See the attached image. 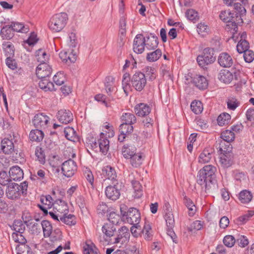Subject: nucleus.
<instances>
[{
    "label": "nucleus",
    "mask_w": 254,
    "mask_h": 254,
    "mask_svg": "<svg viewBox=\"0 0 254 254\" xmlns=\"http://www.w3.org/2000/svg\"><path fill=\"white\" fill-rule=\"evenodd\" d=\"M216 168L211 165L204 166L198 172L197 183L201 187L202 192L207 194L215 188L216 183L215 172Z\"/></svg>",
    "instance_id": "f257e3e1"
},
{
    "label": "nucleus",
    "mask_w": 254,
    "mask_h": 254,
    "mask_svg": "<svg viewBox=\"0 0 254 254\" xmlns=\"http://www.w3.org/2000/svg\"><path fill=\"white\" fill-rule=\"evenodd\" d=\"M27 188L28 183L26 181L20 183V185L15 183H11L8 184L6 189V196L10 200H18L22 195H26Z\"/></svg>",
    "instance_id": "f03ea898"
},
{
    "label": "nucleus",
    "mask_w": 254,
    "mask_h": 254,
    "mask_svg": "<svg viewBox=\"0 0 254 254\" xmlns=\"http://www.w3.org/2000/svg\"><path fill=\"white\" fill-rule=\"evenodd\" d=\"M68 19V15L65 12L55 14L49 22V27L53 32H60L66 26Z\"/></svg>",
    "instance_id": "7ed1b4c3"
},
{
    "label": "nucleus",
    "mask_w": 254,
    "mask_h": 254,
    "mask_svg": "<svg viewBox=\"0 0 254 254\" xmlns=\"http://www.w3.org/2000/svg\"><path fill=\"white\" fill-rule=\"evenodd\" d=\"M126 206L120 207L122 220L131 225H138L140 220V214L138 209L134 207L129 208L127 211Z\"/></svg>",
    "instance_id": "20e7f679"
},
{
    "label": "nucleus",
    "mask_w": 254,
    "mask_h": 254,
    "mask_svg": "<svg viewBox=\"0 0 254 254\" xmlns=\"http://www.w3.org/2000/svg\"><path fill=\"white\" fill-rule=\"evenodd\" d=\"M220 18L224 22L227 23V26L234 31L238 30V25L243 23V19L240 15L236 16L234 12L229 10L221 11L219 15Z\"/></svg>",
    "instance_id": "39448f33"
},
{
    "label": "nucleus",
    "mask_w": 254,
    "mask_h": 254,
    "mask_svg": "<svg viewBox=\"0 0 254 254\" xmlns=\"http://www.w3.org/2000/svg\"><path fill=\"white\" fill-rule=\"evenodd\" d=\"M215 60L214 51L210 48H205L202 54L198 56L196 59L198 65L203 68L208 64L213 63Z\"/></svg>",
    "instance_id": "423d86ee"
},
{
    "label": "nucleus",
    "mask_w": 254,
    "mask_h": 254,
    "mask_svg": "<svg viewBox=\"0 0 254 254\" xmlns=\"http://www.w3.org/2000/svg\"><path fill=\"white\" fill-rule=\"evenodd\" d=\"M218 147L219 150L222 152H226L228 150V148L230 145V142L233 141L235 139V133L231 129H227L222 131L220 136Z\"/></svg>",
    "instance_id": "0eeeda50"
},
{
    "label": "nucleus",
    "mask_w": 254,
    "mask_h": 254,
    "mask_svg": "<svg viewBox=\"0 0 254 254\" xmlns=\"http://www.w3.org/2000/svg\"><path fill=\"white\" fill-rule=\"evenodd\" d=\"M146 78L145 74L141 72H136L131 78L132 86L137 91H141L146 85Z\"/></svg>",
    "instance_id": "6e6552de"
},
{
    "label": "nucleus",
    "mask_w": 254,
    "mask_h": 254,
    "mask_svg": "<svg viewBox=\"0 0 254 254\" xmlns=\"http://www.w3.org/2000/svg\"><path fill=\"white\" fill-rule=\"evenodd\" d=\"M112 184L106 187L105 193L108 199L116 201L121 195V186L119 185V182H117V184L112 183Z\"/></svg>",
    "instance_id": "1a4fd4ad"
},
{
    "label": "nucleus",
    "mask_w": 254,
    "mask_h": 254,
    "mask_svg": "<svg viewBox=\"0 0 254 254\" xmlns=\"http://www.w3.org/2000/svg\"><path fill=\"white\" fill-rule=\"evenodd\" d=\"M77 170L75 162L69 159L64 161L62 166V171L64 175L67 178L72 177Z\"/></svg>",
    "instance_id": "9d476101"
},
{
    "label": "nucleus",
    "mask_w": 254,
    "mask_h": 254,
    "mask_svg": "<svg viewBox=\"0 0 254 254\" xmlns=\"http://www.w3.org/2000/svg\"><path fill=\"white\" fill-rule=\"evenodd\" d=\"M101 175L102 178H105L104 181L108 179L110 180L112 183L115 184H117V182H119L117 179V175L115 168L110 165H107L102 168Z\"/></svg>",
    "instance_id": "9b49d317"
},
{
    "label": "nucleus",
    "mask_w": 254,
    "mask_h": 254,
    "mask_svg": "<svg viewBox=\"0 0 254 254\" xmlns=\"http://www.w3.org/2000/svg\"><path fill=\"white\" fill-rule=\"evenodd\" d=\"M49 117L44 113H39L35 115L32 122L36 128L45 129L48 127Z\"/></svg>",
    "instance_id": "f8f14e48"
},
{
    "label": "nucleus",
    "mask_w": 254,
    "mask_h": 254,
    "mask_svg": "<svg viewBox=\"0 0 254 254\" xmlns=\"http://www.w3.org/2000/svg\"><path fill=\"white\" fill-rule=\"evenodd\" d=\"M129 237L130 233L128 229L126 226H123L119 229L117 237L114 238L113 242H111V243L123 244L129 241Z\"/></svg>",
    "instance_id": "ddd939ff"
},
{
    "label": "nucleus",
    "mask_w": 254,
    "mask_h": 254,
    "mask_svg": "<svg viewBox=\"0 0 254 254\" xmlns=\"http://www.w3.org/2000/svg\"><path fill=\"white\" fill-rule=\"evenodd\" d=\"M146 46V38L142 34H138L135 37L133 43V50L136 54L142 53Z\"/></svg>",
    "instance_id": "4468645a"
},
{
    "label": "nucleus",
    "mask_w": 254,
    "mask_h": 254,
    "mask_svg": "<svg viewBox=\"0 0 254 254\" xmlns=\"http://www.w3.org/2000/svg\"><path fill=\"white\" fill-rule=\"evenodd\" d=\"M52 72V67L46 62L41 63L37 67L36 74L39 79H43L51 75Z\"/></svg>",
    "instance_id": "2eb2a0df"
},
{
    "label": "nucleus",
    "mask_w": 254,
    "mask_h": 254,
    "mask_svg": "<svg viewBox=\"0 0 254 254\" xmlns=\"http://www.w3.org/2000/svg\"><path fill=\"white\" fill-rule=\"evenodd\" d=\"M57 117L61 123L67 124L72 121L73 117L70 110L63 109L58 112Z\"/></svg>",
    "instance_id": "dca6fc26"
},
{
    "label": "nucleus",
    "mask_w": 254,
    "mask_h": 254,
    "mask_svg": "<svg viewBox=\"0 0 254 254\" xmlns=\"http://www.w3.org/2000/svg\"><path fill=\"white\" fill-rule=\"evenodd\" d=\"M53 209L55 212L61 216L67 214L69 212L67 203L61 199H58L54 202Z\"/></svg>",
    "instance_id": "f3484780"
},
{
    "label": "nucleus",
    "mask_w": 254,
    "mask_h": 254,
    "mask_svg": "<svg viewBox=\"0 0 254 254\" xmlns=\"http://www.w3.org/2000/svg\"><path fill=\"white\" fill-rule=\"evenodd\" d=\"M164 218L166 221L167 227H174L175 219L172 211V208L169 202L165 203L164 206Z\"/></svg>",
    "instance_id": "a211bd4d"
},
{
    "label": "nucleus",
    "mask_w": 254,
    "mask_h": 254,
    "mask_svg": "<svg viewBox=\"0 0 254 254\" xmlns=\"http://www.w3.org/2000/svg\"><path fill=\"white\" fill-rule=\"evenodd\" d=\"M102 231L104 234L105 240L111 243L110 238L114 236L116 232V226L111 223H107L102 226Z\"/></svg>",
    "instance_id": "6ab92c4d"
},
{
    "label": "nucleus",
    "mask_w": 254,
    "mask_h": 254,
    "mask_svg": "<svg viewBox=\"0 0 254 254\" xmlns=\"http://www.w3.org/2000/svg\"><path fill=\"white\" fill-rule=\"evenodd\" d=\"M191 82L196 87L201 90H205L208 86V82L206 77L201 75H195Z\"/></svg>",
    "instance_id": "aec40b11"
},
{
    "label": "nucleus",
    "mask_w": 254,
    "mask_h": 254,
    "mask_svg": "<svg viewBox=\"0 0 254 254\" xmlns=\"http://www.w3.org/2000/svg\"><path fill=\"white\" fill-rule=\"evenodd\" d=\"M218 63L223 67H230L233 64V60L231 56L227 53H221L218 58Z\"/></svg>",
    "instance_id": "412c9836"
},
{
    "label": "nucleus",
    "mask_w": 254,
    "mask_h": 254,
    "mask_svg": "<svg viewBox=\"0 0 254 254\" xmlns=\"http://www.w3.org/2000/svg\"><path fill=\"white\" fill-rule=\"evenodd\" d=\"M0 147L1 152L5 154H10L14 151V144L11 139L7 138L1 140Z\"/></svg>",
    "instance_id": "4be33fe9"
},
{
    "label": "nucleus",
    "mask_w": 254,
    "mask_h": 254,
    "mask_svg": "<svg viewBox=\"0 0 254 254\" xmlns=\"http://www.w3.org/2000/svg\"><path fill=\"white\" fill-rule=\"evenodd\" d=\"M214 150L212 148L207 147L204 148L199 156V163L202 164L208 163L211 159Z\"/></svg>",
    "instance_id": "5701e85b"
},
{
    "label": "nucleus",
    "mask_w": 254,
    "mask_h": 254,
    "mask_svg": "<svg viewBox=\"0 0 254 254\" xmlns=\"http://www.w3.org/2000/svg\"><path fill=\"white\" fill-rule=\"evenodd\" d=\"M134 112L138 116L145 117L150 113L151 108L146 104L139 103L135 106Z\"/></svg>",
    "instance_id": "b1692460"
},
{
    "label": "nucleus",
    "mask_w": 254,
    "mask_h": 254,
    "mask_svg": "<svg viewBox=\"0 0 254 254\" xmlns=\"http://www.w3.org/2000/svg\"><path fill=\"white\" fill-rule=\"evenodd\" d=\"M9 174L11 180L15 181L21 180L24 175L23 170L17 165L13 166L10 168Z\"/></svg>",
    "instance_id": "393cba45"
},
{
    "label": "nucleus",
    "mask_w": 254,
    "mask_h": 254,
    "mask_svg": "<svg viewBox=\"0 0 254 254\" xmlns=\"http://www.w3.org/2000/svg\"><path fill=\"white\" fill-rule=\"evenodd\" d=\"M99 146L100 151L103 154H106L109 151L110 145L109 140L105 136L104 133L101 132L100 137L98 139V146Z\"/></svg>",
    "instance_id": "a878e982"
},
{
    "label": "nucleus",
    "mask_w": 254,
    "mask_h": 254,
    "mask_svg": "<svg viewBox=\"0 0 254 254\" xmlns=\"http://www.w3.org/2000/svg\"><path fill=\"white\" fill-rule=\"evenodd\" d=\"M219 80L225 83H229L234 79L232 72L227 69H222L218 74Z\"/></svg>",
    "instance_id": "bb28decb"
},
{
    "label": "nucleus",
    "mask_w": 254,
    "mask_h": 254,
    "mask_svg": "<svg viewBox=\"0 0 254 254\" xmlns=\"http://www.w3.org/2000/svg\"><path fill=\"white\" fill-rule=\"evenodd\" d=\"M14 35V32L10 25H5L1 29L0 36L3 40H11Z\"/></svg>",
    "instance_id": "cd10ccee"
},
{
    "label": "nucleus",
    "mask_w": 254,
    "mask_h": 254,
    "mask_svg": "<svg viewBox=\"0 0 254 254\" xmlns=\"http://www.w3.org/2000/svg\"><path fill=\"white\" fill-rule=\"evenodd\" d=\"M136 148L129 144H125L122 149V153L126 159H129L136 152Z\"/></svg>",
    "instance_id": "c85d7f7f"
},
{
    "label": "nucleus",
    "mask_w": 254,
    "mask_h": 254,
    "mask_svg": "<svg viewBox=\"0 0 254 254\" xmlns=\"http://www.w3.org/2000/svg\"><path fill=\"white\" fill-rule=\"evenodd\" d=\"M150 36L146 37V47L149 50L155 49L158 45V38L154 34L151 33Z\"/></svg>",
    "instance_id": "c756f323"
},
{
    "label": "nucleus",
    "mask_w": 254,
    "mask_h": 254,
    "mask_svg": "<svg viewBox=\"0 0 254 254\" xmlns=\"http://www.w3.org/2000/svg\"><path fill=\"white\" fill-rule=\"evenodd\" d=\"M44 133L43 131L39 128L32 129L29 133V138L32 141L40 142L43 139Z\"/></svg>",
    "instance_id": "7c9ffc66"
},
{
    "label": "nucleus",
    "mask_w": 254,
    "mask_h": 254,
    "mask_svg": "<svg viewBox=\"0 0 254 254\" xmlns=\"http://www.w3.org/2000/svg\"><path fill=\"white\" fill-rule=\"evenodd\" d=\"M3 50L6 58L14 56L15 48L13 44L9 41L3 42L2 44Z\"/></svg>",
    "instance_id": "2f4dec72"
},
{
    "label": "nucleus",
    "mask_w": 254,
    "mask_h": 254,
    "mask_svg": "<svg viewBox=\"0 0 254 254\" xmlns=\"http://www.w3.org/2000/svg\"><path fill=\"white\" fill-rule=\"evenodd\" d=\"M40 79L39 82V86L41 89L45 91H52L56 90L53 83L50 81L49 80L47 79V77Z\"/></svg>",
    "instance_id": "473e14b6"
},
{
    "label": "nucleus",
    "mask_w": 254,
    "mask_h": 254,
    "mask_svg": "<svg viewBox=\"0 0 254 254\" xmlns=\"http://www.w3.org/2000/svg\"><path fill=\"white\" fill-rule=\"evenodd\" d=\"M105 87L107 93L110 96L111 93L116 89L115 78L112 76H107L105 80Z\"/></svg>",
    "instance_id": "72a5a7b5"
},
{
    "label": "nucleus",
    "mask_w": 254,
    "mask_h": 254,
    "mask_svg": "<svg viewBox=\"0 0 254 254\" xmlns=\"http://www.w3.org/2000/svg\"><path fill=\"white\" fill-rule=\"evenodd\" d=\"M131 165L133 167H138L142 163L143 160V156L141 152H136L129 158Z\"/></svg>",
    "instance_id": "f704fd0d"
},
{
    "label": "nucleus",
    "mask_w": 254,
    "mask_h": 254,
    "mask_svg": "<svg viewBox=\"0 0 254 254\" xmlns=\"http://www.w3.org/2000/svg\"><path fill=\"white\" fill-rule=\"evenodd\" d=\"M123 123L132 125L136 122V118L135 115L131 113H123L120 118Z\"/></svg>",
    "instance_id": "c9c22d12"
},
{
    "label": "nucleus",
    "mask_w": 254,
    "mask_h": 254,
    "mask_svg": "<svg viewBox=\"0 0 254 254\" xmlns=\"http://www.w3.org/2000/svg\"><path fill=\"white\" fill-rule=\"evenodd\" d=\"M60 221L68 226H73L76 223V218L73 214H68L64 215L60 217Z\"/></svg>",
    "instance_id": "e433bc0d"
},
{
    "label": "nucleus",
    "mask_w": 254,
    "mask_h": 254,
    "mask_svg": "<svg viewBox=\"0 0 254 254\" xmlns=\"http://www.w3.org/2000/svg\"><path fill=\"white\" fill-rule=\"evenodd\" d=\"M42 226L43 235L45 238L49 237L53 231V227L51 222L48 220H43L41 223Z\"/></svg>",
    "instance_id": "4c0bfd02"
},
{
    "label": "nucleus",
    "mask_w": 254,
    "mask_h": 254,
    "mask_svg": "<svg viewBox=\"0 0 254 254\" xmlns=\"http://www.w3.org/2000/svg\"><path fill=\"white\" fill-rule=\"evenodd\" d=\"M13 32L27 33L29 31V27L24 25L22 23L17 22H11L10 24Z\"/></svg>",
    "instance_id": "58836bf2"
},
{
    "label": "nucleus",
    "mask_w": 254,
    "mask_h": 254,
    "mask_svg": "<svg viewBox=\"0 0 254 254\" xmlns=\"http://www.w3.org/2000/svg\"><path fill=\"white\" fill-rule=\"evenodd\" d=\"M253 194L248 190H243L239 193V199L242 203H248L253 198Z\"/></svg>",
    "instance_id": "ea45409f"
},
{
    "label": "nucleus",
    "mask_w": 254,
    "mask_h": 254,
    "mask_svg": "<svg viewBox=\"0 0 254 254\" xmlns=\"http://www.w3.org/2000/svg\"><path fill=\"white\" fill-rule=\"evenodd\" d=\"M225 152V153H224L220 157V161L224 167L227 168L232 165V160L229 151L228 150Z\"/></svg>",
    "instance_id": "a19ab883"
},
{
    "label": "nucleus",
    "mask_w": 254,
    "mask_h": 254,
    "mask_svg": "<svg viewBox=\"0 0 254 254\" xmlns=\"http://www.w3.org/2000/svg\"><path fill=\"white\" fill-rule=\"evenodd\" d=\"M184 203L189 209L188 214L190 216H193L196 211V206L193 201L185 196L184 197Z\"/></svg>",
    "instance_id": "79ce46f5"
},
{
    "label": "nucleus",
    "mask_w": 254,
    "mask_h": 254,
    "mask_svg": "<svg viewBox=\"0 0 254 254\" xmlns=\"http://www.w3.org/2000/svg\"><path fill=\"white\" fill-rule=\"evenodd\" d=\"M131 185L134 190V198H139L142 195V187L140 183L135 180L131 181Z\"/></svg>",
    "instance_id": "37998d69"
},
{
    "label": "nucleus",
    "mask_w": 254,
    "mask_h": 254,
    "mask_svg": "<svg viewBox=\"0 0 254 254\" xmlns=\"http://www.w3.org/2000/svg\"><path fill=\"white\" fill-rule=\"evenodd\" d=\"M22 219L24 224L26 225H27L28 224L29 225L31 224V222L33 220H35L37 222L40 221V219L38 218H36L35 216L33 217V216L27 210H24L23 212Z\"/></svg>",
    "instance_id": "c03bdc74"
},
{
    "label": "nucleus",
    "mask_w": 254,
    "mask_h": 254,
    "mask_svg": "<svg viewBox=\"0 0 254 254\" xmlns=\"http://www.w3.org/2000/svg\"><path fill=\"white\" fill-rule=\"evenodd\" d=\"M94 98L96 101L102 102V103L106 107H111V105L110 103V101L111 100H114V99L112 97H107L106 95L102 94H99L95 95Z\"/></svg>",
    "instance_id": "a18cd8bd"
},
{
    "label": "nucleus",
    "mask_w": 254,
    "mask_h": 254,
    "mask_svg": "<svg viewBox=\"0 0 254 254\" xmlns=\"http://www.w3.org/2000/svg\"><path fill=\"white\" fill-rule=\"evenodd\" d=\"M161 56V50L158 49L155 51L148 53L146 56V60L150 62H155L157 61Z\"/></svg>",
    "instance_id": "49530a36"
},
{
    "label": "nucleus",
    "mask_w": 254,
    "mask_h": 254,
    "mask_svg": "<svg viewBox=\"0 0 254 254\" xmlns=\"http://www.w3.org/2000/svg\"><path fill=\"white\" fill-rule=\"evenodd\" d=\"M16 249L17 254H32V251L30 247L26 245V243L18 245Z\"/></svg>",
    "instance_id": "de8ad7c7"
},
{
    "label": "nucleus",
    "mask_w": 254,
    "mask_h": 254,
    "mask_svg": "<svg viewBox=\"0 0 254 254\" xmlns=\"http://www.w3.org/2000/svg\"><path fill=\"white\" fill-rule=\"evenodd\" d=\"M14 233L23 234L25 230V224L20 220H15L13 224Z\"/></svg>",
    "instance_id": "09e8293b"
},
{
    "label": "nucleus",
    "mask_w": 254,
    "mask_h": 254,
    "mask_svg": "<svg viewBox=\"0 0 254 254\" xmlns=\"http://www.w3.org/2000/svg\"><path fill=\"white\" fill-rule=\"evenodd\" d=\"M129 81L131 82V78L128 73H125L123 77L122 86L125 93L127 95L128 90L130 89Z\"/></svg>",
    "instance_id": "8fccbe9b"
},
{
    "label": "nucleus",
    "mask_w": 254,
    "mask_h": 254,
    "mask_svg": "<svg viewBox=\"0 0 254 254\" xmlns=\"http://www.w3.org/2000/svg\"><path fill=\"white\" fill-rule=\"evenodd\" d=\"M191 111L195 114H200L203 111V105L200 101L194 100L190 104Z\"/></svg>",
    "instance_id": "3c124183"
},
{
    "label": "nucleus",
    "mask_w": 254,
    "mask_h": 254,
    "mask_svg": "<svg viewBox=\"0 0 254 254\" xmlns=\"http://www.w3.org/2000/svg\"><path fill=\"white\" fill-rule=\"evenodd\" d=\"M250 44L246 39L240 40L237 45V50L240 54L243 53L246 50H249Z\"/></svg>",
    "instance_id": "603ef678"
},
{
    "label": "nucleus",
    "mask_w": 254,
    "mask_h": 254,
    "mask_svg": "<svg viewBox=\"0 0 254 254\" xmlns=\"http://www.w3.org/2000/svg\"><path fill=\"white\" fill-rule=\"evenodd\" d=\"M151 231V226L148 223L145 222L141 232L143 235L144 238L147 241H150L152 239V235L150 232Z\"/></svg>",
    "instance_id": "864d4df0"
},
{
    "label": "nucleus",
    "mask_w": 254,
    "mask_h": 254,
    "mask_svg": "<svg viewBox=\"0 0 254 254\" xmlns=\"http://www.w3.org/2000/svg\"><path fill=\"white\" fill-rule=\"evenodd\" d=\"M52 197L50 195H42L40 198L41 203L46 205L47 208H51L54 205V202Z\"/></svg>",
    "instance_id": "5fc2aeb1"
},
{
    "label": "nucleus",
    "mask_w": 254,
    "mask_h": 254,
    "mask_svg": "<svg viewBox=\"0 0 254 254\" xmlns=\"http://www.w3.org/2000/svg\"><path fill=\"white\" fill-rule=\"evenodd\" d=\"M231 120V116L227 113L220 114L217 118L218 124L220 126H223L228 124Z\"/></svg>",
    "instance_id": "6e6d98bb"
},
{
    "label": "nucleus",
    "mask_w": 254,
    "mask_h": 254,
    "mask_svg": "<svg viewBox=\"0 0 254 254\" xmlns=\"http://www.w3.org/2000/svg\"><path fill=\"white\" fill-rule=\"evenodd\" d=\"M186 16L188 19L195 22L199 19V16L196 11L193 9H189L186 12Z\"/></svg>",
    "instance_id": "4d7b16f0"
},
{
    "label": "nucleus",
    "mask_w": 254,
    "mask_h": 254,
    "mask_svg": "<svg viewBox=\"0 0 254 254\" xmlns=\"http://www.w3.org/2000/svg\"><path fill=\"white\" fill-rule=\"evenodd\" d=\"M133 127L132 125L123 123L119 127V132H122L126 135L131 133L133 131Z\"/></svg>",
    "instance_id": "13d9d810"
},
{
    "label": "nucleus",
    "mask_w": 254,
    "mask_h": 254,
    "mask_svg": "<svg viewBox=\"0 0 254 254\" xmlns=\"http://www.w3.org/2000/svg\"><path fill=\"white\" fill-rule=\"evenodd\" d=\"M122 217L114 211H112L110 213L108 216V220L109 223L114 224V226L118 225Z\"/></svg>",
    "instance_id": "bf43d9fd"
},
{
    "label": "nucleus",
    "mask_w": 254,
    "mask_h": 254,
    "mask_svg": "<svg viewBox=\"0 0 254 254\" xmlns=\"http://www.w3.org/2000/svg\"><path fill=\"white\" fill-rule=\"evenodd\" d=\"M11 178L9 175L8 176L6 172L4 171H0V184L2 186H6L10 184Z\"/></svg>",
    "instance_id": "052dcab7"
},
{
    "label": "nucleus",
    "mask_w": 254,
    "mask_h": 254,
    "mask_svg": "<svg viewBox=\"0 0 254 254\" xmlns=\"http://www.w3.org/2000/svg\"><path fill=\"white\" fill-rule=\"evenodd\" d=\"M234 9L235 11L234 12L236 16L240 15L241 18H242V17L243 15H245L246 13V10L244 6L242 5V4L239 2H235L234 4Z\"/></svg>",
    "instance_id": "680f3d73"
},
{
    "label": "nucleus",
    "mask_w": 254,
    "mask_h": 254,
    "mask_svg": "<svg viewBox=\"0 0 254 254\" xmlns=\"http://www.w3.org/2000/svg\"><path fill=\"white\" fill-rule=\"evenodd\" d=\"M65 79L64 72L62 71L57 72L53 77L54 82L58 86L62 85L64 82Z\"/></svg>",
    "instance_id": "e2e57ef3"
},
{
    "label": "nucleus",
    "mask_w": 254,
    "mask_h": 254,
    "mask_svg": "<svg viewBox=\"0 0 254 254\" xmlns=\"http://www.w3.org/2000/svg\"><path fill=\"white\" fill-rule=\"evenodd\" d=\"M65 136L68 140H73L75 137L76 132L73 128L68 127L64 129Z\"/></svg>",
    "instance_id": "0e129e2a"
},
{
    "label": "nucleus",
    "mask_w": 254,
    "mask_h": 254,
    "mask_svg": "<svg viewBox=\"0 0 254 254\" xmlns=\"http://www.w3.org/2000/svg\"><path fill=\"white\" fill-rule=\"evenodd\" d=\"M227 107L229 110H235L240 105L238 100L233 97H230L227 101Z\"/></svg>",
    "instance_id": "69168bd1"
},
{
    "label": "nucleus",
    "mask_w": 254,
    "mask_h": 254,
    "mask_svg": "<svg viewBox=\"0 0 254 254\" xmlns=\"http://www.w3.org/2000/svg\"><path fill=\"white\" fill-rule=\"evenodd\" d=\"M35 154L38 160L42 164L45 162V155L42 147L37 146L35 149Z\"/></svg>",
    "instance_id": "338daca9"
},
{
    "label": "nucleus",
    "mask_w": 254,
    "mask_h": 254,
    "mask_svg": "<svg viewBox=\"0 0 254 254\" xmlns=\"http://www.w3.org/2000/svg\"><path fill=\"white\" fill-rule=\"evenodd\" d=\"M203 226V222L196 220L193 221L191 225L188 228V230L189 232H193V231H198L200 230Z\"/></svg>",
    "instance_id": "774afa93"
}]
</instances>
